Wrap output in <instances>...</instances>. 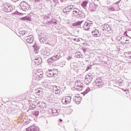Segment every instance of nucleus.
<instances>
[{
    "label": "nucleus",
    "instance_id": "obj_19",
    "mask_svg": "<svg viewBox=\"0 0 131 131\" xmlns=\"http://www.w3.org/2000/svg\"><path fill=\"white\" fill-rule=\"evenodd\" d=\"M81 101V97L80 96H75L74 98V101L75 102L76 104H79Z\"/></svg>",
    "mask_w": 131,
    "mask_h": 131
},
{
    "label": "nucleus",
    "instance_id": "obj_1",
    "mask_svg": "<svg viewBox=\"0 0 131 131\" xmlns=\"http://www.w3.org/2000/svg\"><path fill=\"white\" fill-rule=\"evenodd\" d=\"M43 75V72L41 70H38L36 73H35L33 76L32 83L33 84H37L38 81H39L40 79L42 78Z\"/></svg>",
    "mask_w": 131,
    "mask_h": 131
},
{
    "label": "nucleus",
    "instance_id": "obj_38",
    "mask_svg": "<svg viewBox=\"0 0 131 131\" xmlns=\"http://www.w3.org/2000/svg\"><path fill=\"white\" fill-rule=\"evenodd\" d=\"M72 59V56H69L67 58V60H68V61H70V60Z\"/></svg>",
    "mask_w": 131,
    "mask_h": 131
},
{
    "label": "nucleus",
    "instance_id": "obj_23",
    "mask_svg": "<svg viewBox=\"0 0 131 131\" xmlns=\"http://www.w3.org/2000/svg\"><path fill=\"white\" fill-rule=\"evenodd\" d=\"M60 54H56L54 55L53 56H52L51 58H52L53 61H57V60H59L60 58Z\"/></svg>",
    "mask_w": 131,
    "mask_h": 131
},
{
    "label": "nucleus",
    "instance_id": "obj_25",
    "mask_svg": "<svg viewBox=\"0 0 131 131\" xmlns=\"http://www.w3.org/2000/svg\"><path fill=\"white\" fill-rule=\"evenodd\" d=\"M20 19L21 20H27L28 21H30V20H31V18L28 15L26 17H21Z\"/></svg>",
    "mask_w": 131,
    "mask_h": 131
},
{
    "label": "nucleus",
    "instance_id": "obj_10",
    "mask_svg": "<svg viewBox=\"0 0 131 131\" xmlns=\"http://www.w3.org/2000/svg\"><path fill=\"white\" fill-rule=\"evenodd\" d=\"M92 80H93V75L89 73L85 77L84 82L85 84H90Z\"/></svg>",
    "mask_w": 131,
    "mask_h": 131
},
{
    "label": "nucleus",
    "instance_id": "obj_3",
    "mask_svg": "<svg viewBox=\"0 0 131 131\" xmlns=\"http://www.w3.org/2000/svg\"><path fill=\"white\" fill-rule=\"evenodd\" d=\"M73 14L74 17H80L81 18H84L85 17V14L82 11H79L77 8L73 9Z\"/></svg>",
    "mask_w": 131,
    "mask_h": 131
},
{
    "label": "nucleus",
    "instance_id": "obj_6",
    "mask_svg": "<svg viewBox=\"0 0 131 131\" xmlns=\"http://www.w3.org/2000/svg\"><path fill=\"white\" fill-rule=\"evenodd\" d=\"M82 85L83 84L80 81V80H76L75 83V89L77 91H79V92H80L81 91H82Z\"/></svg>",
    "mask_w": 131,
    "mask_h": 131
},
{
    "label": "nucleus",
    "instance_id": "obj_2",
    "mask_svg": "<svg viewBox=\"0 0 131 131\" xmlns=\"http://www.w3.org/2000/svg\"><path fill=\"white\" fill-rule=\"evenodd\" d=\"M94 89H98V88H102L104 85V82L101 78H98L93 83Z\"/></svg>",
    "mask_w": 131,
    "mask_h": 131
},
{
    "label": "nucleus",
    "instance_id": "obj_43",
    "mask_svg": "<svg viewBox=\"0 0 131 131\" xmlns=\"http://www.w3.org/2000/svg\"><path fill=\"white\" fill-rule=\"evenodd\" d=\"M126 54L129 55V54H131V52H128L126 53Z\"/></svg>",
    "mask_w": 131,
    "mask_h": 131
},
{
    "label": "nucleus",
    "instance_id": "obj_27",
    "mask_svg": "<svg viewBox=\"0 0 131 131\" xmlns=\"http://www.w3.org/2000/svg\"><path fill=\"white\" fill-rule=\"evenodd\" d=\"M81 54L80 52H77L75 54V56L77 58H82V55Z\"/></svg>",
    "mask_w": 131,
    "mask_h": 131
},
{
    "label": "nucleus",
    "instance_id": "obj_15",
    "mask_svg": "<svg viewBox=\"0 0 131 131\" xmlns=\"http://www.w3.org/2000/svg\"><path fill=\"white\" fill-rule=\"evenodd\" d=\"M39 128L38 127L33 125L31 126L30 127L27 128V131H39Z\"/></svg>",
    "mask_w": 131,
    "mask_h": 131
},
{
    "label": "nucleus",
    "instance_id": "obj_36",
    "mask_svg": "<svg viewBox=\"0 0 131 131\" xmlns=\"http://www.w3.org/2000/svg\"><path fill=\"white\" fill-rule=\"evenodd\" d=\"M58 3H59L58 0H53V5L56 6V5H57Z\"/></svg>",
    "mask_w": 131,
    "mask_h": 131
},
{
    "label": "nucleus",
    "instance_id": "obj_12",
    "mask_svg": "<svg viewBox=\"0 0 131 131\" xmlns=\"http://www.w3.org/2000/svg\"><path fill=\"white\" fill-rule=\"evenodd\" d=\"M53 52L54 51L53 50L50 49V48H46L45 51H44L45 56H51L52 54H53Z\"/></svg>",
    "mask_w": 131,
    "mask_h": 131
},
{
    "label": "nucleus",
    "instance_id": "obj_30",
    "mask_svg": "<svg viewBox=\"0 0 131 131\" xmlns=\"http://www.w3.org/2000/svg\"><path fill=\"white\" fill-rule=\"evenodd\" d=\"M54 61V60H53V58L52 57L47 60V62L49 64L52 63H53Z\"/></svg>",
    "mask_w": 131,
    "mask_h": 131
},
{
    "label": "nucleus",
    "instance_id": "obj_22",
    "mask_svg": "<svg viewBox=\"0 0 131 131\" xmlns=\"http://www.w3.org/2000/svg\"><path fill=\"white\" fill-rule=\"evenodd\" d=\"M34 62H35L36 65H39L41 63V58H36L34 59Z\"/></svg>",
    "mask_w": 131,
    "mask_h": 131
},
{
    "label": "nucleus",
    "instance_id": "obj_11",
    "mask_svg": "<svg viewBox=\"0 0 131 131\" xmlns=\"http://www.w3.org/2000/svg\"><path fill=\"white\" fill-rule=\"evenodd\" d=\"M70 102H71V97L70 96H67L62 99L63 104H69Z\"/></svg>",
    "mask_w": 131,
    "mask_h": 131
},
{
    "label": "nucleus",
    "instance_id": "obj_34",
    "mask_svg": "<svg viewBox=\"0 0 131 131\" xmlns=\"http://www.w3.org/2000/svg\"><path fill=\"white\" fill-rule=\"evenodd\" d=\"M91 89L90 88H87L85 91L83 92L84 95H86L88 93H90Z\"/></svg>",
    "mask_w": 131,
    "mask_h": 131
},
{
    "label": "nucleus",
    "instance_id": "obj_39",
    "mask_svg": "<svg viewBox=\"0 0 131 131\" xmlns=\"http://www.w3.org/2000/svg\"><path fill=\"white\" fill-rule=\"evenodd\" d=\"M90 69H92V66H89L87 68H86V70H90Z\"/></svg>",
    "mask_w": 131,
    "mask_h": 131
},
{
    "label": "nucleus",
    "instance_id": "obj_13",
    "mask_svg": "<svg viewBox=\"0 0 131 131\" xmlns=\"http://www.w3.org/2000/svg\"><path fill=\"white\" fill-rule=\"evenodd\" d=\"M53 92L54 94L58 95V94H60V93H61V89H60V87L59 86H53Z\"/></svg>",
    "mask_w": 131,
    "mask_h": 131
},
{
    "label": "nucleus",
    "instance_id": "obj_42",
    "mask_svg": "<svg viewBox=\"0 0 131 131\" xmlns=\"http://www.w3.org/2000/svg\"><path fill=\"white\" fill-rule=\"evenodd\" d=\"M83 51L84 53L85 52H86V48H84V49H83Z\"/></svg>",
    "mask_w": 131,
    "mask_h": 131
},
{
    "label": "nucleus",
    "instance_id": "obj_21",
    "mask_svg": "<svg viewBox=\"0 0 131 131\" xmlns=\"http://www.w3.org/2000/svg\"><path fill=\"white\" fill-rule=\"evenodd\" d=\"M43 93V90L41 88H38L36 91V94L38 96H40V95H42V93Z\"/></svg>",
    "mask_w": 131,
    "mask_h": 131
},
{
    "label": "nucleus",
    "instance_id": "obj_44",
    "mask_svg": "<svg viewBox=\"0 0 131 131\" xmlns=\"http://www.w3.org/2000/svg\"><path fill=\"white\" fill-rule=\"evenodd\" d=\"M12 2H14V3H16V2H17V1L18 0H11Z\"/></svg>",
    "mask_w": 131,
    "mask_h": 131
},
{
    "label": "nucleus",
    "instance_id": "obj_41",
    "mask_svg": "<svg viewBox=\"0 0 131 131\" xmlns=\"http://www.w3.org/2000/svg\"><path fill=\"white\" fill-rule=\"evenodd\" d=\"M39 1H40V0H34L35 3H37Z\"/></svg>",
    "mask_w": 131,
    "mask_h": 131
},
{
    "label": "nucleus",
    "instance_id": "obj_33",
    "mask_svg": "<svg viewBox=\"0 0 131 131\" xmlns=\"http://www.w3.org/2000/svg\"><path fill=\"white\" fill-rule=\"evenodd\" d=\"M107 9H108L109 11H117V10L115 9V8H114V7H109L107 8Z\"/></svg>",
    "mask_w": 131,
    "mask_h": 131
},
{
    "label": "nucleus",
    "instance_id": "obj_26",
    "mask_svg": "<svg viewBox=\"0 0 131 131\" xmlns=\"http://www.w3.org/2000/svg\"><path fill=\"white\" fill-rule=\"evenodd\" d=\"M32 114L34 116H36V117L38 116V114H39V112H38V111H36V110L33 111L32 112Z\"/></svg>",
    "mask_w": 131,
    "mask_h": 131
},
{
    "label": "nucleus",
    "instance_id": "obj_4",
    "mask_svg": "<svg viewBox=\"0 0 131 131\" xmlns=\"http://www.w3.org/2000/svg\"><path fill=\"white\" fill-rule=\"evenodd\" d=\"M3 10L7 12H12L13 11V7L8 3H4L2 6Z\"/></svg>",
    "mask_w": 131,
    "mask_h": 131
},
{
    "label": "nucleus",
    "instance_id": "obj_31",
    "mask_svg": "<svg viewBox=\"0 0 131 131\" xmlns=\"http://www.w3.org/2000/svg\"><path fill=\"white\" fill-rule=\"evenodd\" d=\"M20 34H21V35H25V34H27L28 32L26 31H22L19 32Z\"/></svg>",
    "mask_w": 131,
    "mask_h": 131
},
{
    "label": "nucleus",
    "instance_id": "obj_40",
    "mask_svg": "<svg viewBox=\"0 0 131 131\" xmlns=\"http://www.w3.org/2000/svg\"><path fill=\"white\" fill-rule=\"evenodd\" d=\"M85 61L86 62H89V61H90V58H89V57L86 58Z\"/></svg>",
    "mask_w": 131,
    "mask_h": 131
},
{
    "label": "nucleus",
    "instance_id": "obj_9",
    "mask_svg": "<svg viewBox=\"0 0 131 131\" xmlns=\"http://www.w3.org/2000/svg\"><path fill=\"white\" fill-rule=\"evenodd\" d=\"M58 71L57 69L50 70L47 71V75L49 77H53V76H56V75L57 74Z\"/></svg>",
    "mask_w": 131,
    "mask_h": 131
},
{
    "label": "nucleus",
    "instance_id": "obj_48",
    "mask_svg": "<svg viewBox=\"0 0 131 131\" xmlns=\"http://www.w3.org/2000/svg\"><path fill=\"white\" fill-rule=\"evenodd\" d=\"M59 121L62 122V119H60L59 120Z\"/></svg>",
    "mask_w": 131,
    "mask_h": 131
},
{
    "label": "nucleus",
    "instance_id": "obj_45",
    "mask_svg": "<svg viewBox=\"0 0 131 131\" xmlns=\"http://www.w3.org/2000/svg\"><path fill=\"white\" fill-rule=\"evenodd\" d=\"M125 92H128V90H124Z\"/></svg>",
    "mask_w": 131,
    "mask_h": 131
},
{
    "label": "nucleus",
    "instance_id": "obj_5",
    "mask_svg": "<svg viewBox=\"0 0 131 131\" xmlns=\"http://www.w3.org/2000/svg\"><path fill=\"white\" fill-rule=\"evenodd\" d=\"M20 7L21 9V10H23V11H28V10H29V9H30V5H29V4H28L27 3L24 2V1H22L20 4Z\"/></svg>",
    "mask_w": 131,
    "mask_h": 131
},
{
    "label": "nucleus",
    "instance_id": "obj_7",
    "mask_svg": "<svg viewBox=\"0 0 131 131\" xmlns=\"http://www.w3.org/2000/svg\"><path fill=\"white\" fill-rule=\"evenodd\" d=\"M92 25H93V21L88 20L84 24L83 26V28L84 29V30H87L88 31H89L91 29Z\"/></svg>",
    "mask_w": 131,
    "mask_h": 131
},
{
    "label": "nucleus",
    "instance_id": "obj_28",
    "mask_svg": "<svg viewBox=\"0 0 131 131\" xmlns=\"http://www.w3.org/2000/svg\"><path fill=\"white\" fill-rule=\"evenodd\" d=\"M82 22H83V20L78 21L75 24H73V26H79V25H80L82 23Z\"/></svg>",
    "mask_w": 131,
    "mask_h": 131
},
{
    "label": "nucleus",
    "instance_id": "obj_35",
    "mask_svg": "<svg viewBox=\"0 0 131 131\" xmlns=\"http://www.w3.org/2000/svg\"><path fill=\"white\" fill-rule=\"evenodd\" d=\"M74 70H75L76 72H79V71H80V69H79L76 66L74 67Z\"/></svg>",
    "mask_w": 131,
    "mask_h": 131
},
{
    "label": "nucleus",
    "instance_id": "obj_14",
    "mask_svg": "<svg viewBox=\"0 0 131 131\" xmlns=\"http://www.w3.org/2000/svg\"><path fill=\"white\" fill-rule=\"evenodd\" d=\"M92 33L94 37H99V36H101V33L97 29H95L94 30L92 31Z\"/></svg>",
    "mask_w": 131,
    "mask_h": 131
},
{
    "label": "nucleus",
    "instance_id": "obj_47",
    "mask_svg": "<svg viewBox=\"0 0 131 131\" xmlns=\"http://www.w3.org/2000/svg\"><path fill=\"white\" fill-rule=\"evenodd\" d=\"M32 108H35V105H33Z\"/></svg>",
    "mask_w": 131,
    "mask_h": 131
},
{
    "label": "nucleus",
    "instance_id": "obj_8",
    "mask_svg": "<svg viewBox=\"0 0 131 131\" xmlns=\"http://www.w3.org/2000/svg\"><path fill=\"white\" fill-rule=\"evenodd\" d=\"M39 39L40 42H46L47 45H50V42L48 41V37L46 35L41 33L39 36Z\"/></svg>",
    "mask_w": 131,
    "mask_h": 131
},
{
    "label": "nucleus",
    "instance_id": "obj_16",
    "mask_svg": "<svg viewBox=\"0 0 131 131\" xmlns=\"http://www.w3.org/2000/svg\"><path fill=\"white\" fill-rule=\"evenodd\" d=\"M26 41L28 43H32L33 42V36L30 35L27 37Z\"/></svg>",
    "mask_w": 131,
    "mask_h": 131
},
{
    "label": "nucleus",
    "instance_id": "obj_32",
    "mask_svg": "<svg viewBox=\"0 0 131 131\" xmlns=\"http://www.w3.org/2000/svg\"><path fill=\"white\" fill-rule=\"evenodd\" d=\"M46 106H47V104H46V103L42 102V104L41 105L40 108L41 109H45Z\"/></svg>",
    "mask_w": 131,
    "mask_h": 131
},
{
    "label": "nucleus",
    "instance_id": "obj_29",
    "mask_svg": "<svg viewBox=\"0 0 131 131\" xmlns=\"http://www.w3.org/2000/svg\"><path fill=\"white\" fill-rule=\"evenodd\" d=\"M34 102H35V103H37V107H41V105H42V102H38V100H35V101H34Z\"/></svg>",
    "mask_w": 131,
    "mask_h": 131
},
{
    "label": "nucleus",
    "instance_id": "obj_18",
    "mask_svg": "<svg viewBox=\"0 0 131 131\" xmlns=\"http://www.w3.org/2000/svg\"><path fill=\"white\" fill-rule=\"evenodd\" d=\"M71 10H72V8H71V6L67 7L63 10V12L64 14H69L70 12H71Z\"/></svg>",
    "mask_w": 131,
    "mask_h": 131
},
{
    "label": "nucleus",
    "instance_id": "obj_46",
    "mask_svg": "<svg viewBox=\"0 0 131 131\" xmlns=\"http://www.w3.org/2000/svg\"><path fill=\"white\" fill-rule=\"evenodd\" d=\"M119 84H120V85H121V84H122V82H120L119 83Z\"/></svg>",
    "mask_w": 131,
    "mask_h": 131
},
{
    "label": "nucleus",
    "instance_id": "obj_24",
    "mask_svg": "<svg viewBox=\"0 0 131 131\" xmlns=\"http://www.w3.org/2000/svg\"><path fill=\"white\" fill-rule=\"evenodd\" d=\"M88 4H89V1H84L82 3L81 6L84 9H85Z\"/></svg>",
    "mask_w": 131,
    "mask_h": 131
},
{
    "label": "nucleus",
    "instance_id": "obj_49",
    "mask_svg": "<svg viewBox=\"0 0 131 131\" xmlns=\"http://www.w3.org/2000/svg\"><path fill=\"white\" fill-rule=\"evenodd\" d=\"M129 59H131V56H129Z\"/></svg>",
    "mask_w": 131,
    "mask_h": 131
},
{
    "label": "nucleus",
    "instance_id": "obj_51",
    "mask_svg": "<svg viewBox=\"0 0 131 131\" xmlns=\"http://www.w3.org/2000/svg\"><path fill=\"white\" fill-rule=\"evenodd\" d=\"M42 83H45V82H43Z\"/></svg>",
    "mask_w": 131,
    "mask_h": 131
},
{
    "label": "nucleus",
    "instance_id": "obj_20",
    "mask_svg": "<svg viewBox=\"0 0 131 131\" xmlns=\"http://www.w3.org/2000/svg\"><path fill=\"white\" fill-rule=\"evenodd\" d=\"M102 30H107V31H110L111 30V27H110L108 24H105L103 26Z\"/></svg>",
    "mask_w": 131,
    "mask_h": 131
},
{
    "label": "nucleus",
    "instance_id": "obj_37",
    "mask_svg": "<svg viewBox=\"0 0 131 131\" xmlns=\"http://www.w3.org/2000/svg\"><path fill=\"white\" fill-rule=\"evenodd\" d=\"M35 50H36V53H38V50H37V46L36 44L33 46Z\"/></svg>",
    "mask_w": 131,
    "mask_h": 131
},
{
    "label": "nucleus",
    "instance_id": "obj_17",
    "mask_svg": "<svg viewBox=\"0 0 131 131\" xmlns=\"http://www.w3.org/2000/svg\"><path fill=\"white\" fill-rule=\"evenodd\" d=\"M60 110L53 109L52 110V115H53V116H57L59 115V114H60Z\"/></svg>",
    "mask_w": 131,
    "mask_h": 131
},
{
    "label": "nucleus",
    "instance_id": "obj_50",
    "mask_svg": "<svg viewBox=\"0 0 131 131\" xmlns=\"http://www.w3.org/2000/svg\"><path fill=\"white\" fill-rule=\"evenodd\" d=\"M63 1H64V0H60V2H63Z\"/></svg>",
    "mask_w": 131,
    "mask_h": 131
}]
</instances>
